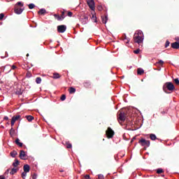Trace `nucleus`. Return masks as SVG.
<instances>
[{
    "label": "nucleus",
    "mask_w": 179,
    "mask_h": 179,
    "mask_svg": "<svg viewBox=\"0 0 179 179\" xmlns=\"http://www.w3.org/2000/svg\"><path fill=\"white\" fill-rule=\"evenodd\" d=\"M97 9H98V10L101 11V10H103V6H98Z\"/></svg>",
    "instance_id": "79ce46f5"
},
{
    "label": "nucleus",
    "mask_w": 179,
    "mask_h": 179,
    "mask_svg": "<svg viewBox=\"0 0 179 179\" xmlns=\"http://www.w3.org/2000/svg\"><path fill=\"white\" fill-rule=\"evenodd\" d=\"M114 131L112 128L108 127V129L106 130V135H114Z\"/></svg>",
    "instance_id": "f8f14e48"
},
{
    "label": "nucleus",
    "mask_w": 179,
    "mask_h": 179,
    "mask_svg": "<svg viewBox=\"0 0 179 179\" xmlns=\"http://www.w3.org/2000/svg\"><path fill=\"white\" fill-rule=\"evenodd\" d=\"M27 172H22V173H21V178H25L27 176Z\"/></svg>",
    "instance_id": "72a5a7b5"
},
{
    "label": "nucleus",
    "mask_w": 179,
    "mask_h": 179,
    "mask_svg": "<svg viewBox=\"0 0 179 179\" xmlns=\"http://www.w3.org/2000/svg\"><path fill=\"white\" fill-rule=\"evenodd\" d=\"M27 57H29V54H27Z\"/></svg>",
    "instance_id": "052dcab7"
},
{
    "label": "nucleus",
    "mask_w": 179,
    "mask_h": 179,
    "mask_svg": "<svg viewBox=\"0 0 179 179\" xmlns=\"http://www.w3.org/2000/svg\"><path fill=\"white\" fill-rule=\"evenodd\" d=\"M6 56H4V57H2V56H1V58H2V59H3V58H6V57H8V52H6Z\"/></svg>",
    "instance_id": "09e8293b"
},
{
    "label": "nucleus",
    "mask_w": 179,
    "mask_h": 179,
    "mask_svg": "<svg viewBox=\"0 0 179 179\" xmlns=\"http://www.w3.org/2000/svg\"><path fill=\"white\" fill-rule=\"evenodd\" d=\"M3 120H6V121H8V120H9V117L8 116H5L3 117Z\"/></svg>",
    "instance_id": "49530a36"
},
{
    "label": "nucleus",
    "mask_w": 179,
    "mask_h": 179,
    "mask_svg": "<svg viewBox=\"0 0 179 179\" xmlns=\"http://www.w3.org/2000/svg\"><path fill=\"white\" fill-rule=\"evenodd\" d=\"M24 10V8H15L14 12L16 15H22Z\"/></svg>",
    "instance_id": "9d476101"
},
{
    "label": "nucleus",
    "mask_w": 179,
    "mask_h": 179,
    "mask_svg": "<svg viewBox=\"0 0 179 179\" xmlns=\"http://www.w3.org/2000/svg\"><path fill=\"white\" fill-rule=\"evenodd\" d=\"M32 179H36V174L34 173V175H32Z\"/></svg>",
    "instance_id": "a18cd8bd"
},
{
    "label": "nucleus",
    "mask_w": 179,
    "mask_h": 179,
    "mask_svg": "<svg viewBox=\"0 0 179 179\" xmlns=\"http://www.w3.org/2000/svg\"><path fill=\"white\" fill-rule=\"evenodd\" d=\"M8 171H10V169H7V173H8Z\"/></svg>",
    "instance_id": "4d7b16f0"
},
{
    "label": "nucleus",
    "mask_w": 179,
    "mask_h": 179,
    "mask_svg": "<svg viewBox=\"0 0 179 179\" xmlns=\"http://www.w3.org/2000/svg\"><path fill=\"white\" fill-rule=\"evenodd\" d=\"M169 45H170V41H166V42L165 43V48H167V47H169Z\"/></svg>",
    "instance_id": "e433bc0d"
},
{
    "label": "nucleus",
    "mask_w": 179,
    "mask_h": 179,
    "mask_svg": "<svg viewBox=\"0 0 179 179\" xmlns=\"http://www.w3.org/2000/svg\"><path fill=\"white\" fill-rule=\"evenodd\" d=\"M141 82H143V79L141 80Z\"/></svg>",
    "instance_id": "680f3d73"
},
{
    "label": "nucleus",
    "mask_w": 179,
    "mask_h": 179,
    "mask_svg": "<svg viewBox=\"0 0 179 179\" xmlns=\"http://www.w3.org/2000/svg\"><path fill=\"white\" fill-rule=\"evenodd\" d=\"M36 82L37 85H40V83H41V78L37 77Z\"/></svg>",
    "instance_id": "bb28decb"
},
{
    "label": "nucleus",
    "mask_w": 179,
    "mask_h": 179,
    "mask_svg": "<svg viewBox=\"0 0 179 179\" xmlns=\"http://www.w3.org/2000/svg\"><path fill=\"white\" fill-rule=\"evenodd\" d=\"M157 64H159L160 65H163V64H164V62H163V60L160 59L158 61V62H157Z\"/></svg>",
    "instance_id": "58836bf2"
},
{
    "label": "nucleus",
    "mask_w": 179,
    "mask_h": 179,
    "mask_svg": "<svg viewBox=\"0 0 179 179\" xmlns=\"http://www.w3.org/2000/svg\"><path fill=\"white\" fill-rule=\"evenodd\" d=\"M171 47H172L174 50H178L179 48V42H174L171 44Z\"/></svg>",
    "instance_id": "9b49d317"
},
{
    "label": "nucleus",
    "mask_w": 179,
    "mask_h": 179,
    "mask_svg": "<svg viewBox=\"0 0 179 179\" xmlns=\"http://www.w3.org/2000/svg\"><path fill=\"white\" fill-rule=\"evenodd\" d=\"M124 41L126 44H128V43H129V38H128L126 35H124Z\"/></svg>",
    "instance_id": "2f4dec72"
},
{
    "label": "nucleus",
    "mask_w": 179,
    "mask_h": 179,
    "mask_svg": "<svg viewBox=\"0 0 179 179\" xmlns=\"http://www.w3.org/2000/svg\"><path fill=\"white\" fill-rule=\"evenodd\" d=\"M0 179H6V178L3 176H0Z\"/></svg>",
    "instance_id": "8fccbe9b"
},
{
    "label": "nucleus",
    "mask_w": 179,
    "mask_h": 179,
    "mask_svg": "<svg viewBox=\"0 0 179 179\" xmlns=\"http://www.w3.org/2000/svg\"><path fill=\"white\" fill-rule=\"evenodd\" d=\"M99 179H104V176L102 174H99Z\"/></svg>",
    "instance_id": "37998d69"
},
{
    "label": "nucleus",
    "mask_w": 179,
    "mask_h": 179,
    "mask_svg": "<svg viewBox=\"0 0 179 179\" xmlns=\"http://www.w3.org/2000/svg\"><path fill=\"white\" fill-rule=\"evenodd\" d=\"M12 69H16V66L13 65V66H12Z\"/></svg>",
    "instance_id": "3c124183"
},
{
    "label": "nucleus",
    "mask_w": 179,
    "mask_h": 179,
    "mask_svg": "<svg viewBox=\"0 0 179 179\" xmlns=\"http://www.w3.org/2000/svg\"><path fill=\"white\" fill-rule=\"evenodd\" d=\"M3 17H5V14L3 13H1L0 14V20H3Z\"/></svg>",
    "instance_id": "f704fd0d"
},
{
    "label": "nucleus",
    "mask_w": 179,
    "mask_h": 179,
    "mask_svg": "<svg viewBox=\"0 0 179 179\" xmlns=\"http://www.w3.org/2000/svg\"><path fill=\"white\" fill-rule=\"evenodd\" d=\"M145 73V71L143 69L139 68L137 69L138 75H142V73Z\"/></svg>",
    "instance_id": "4be33fe9"
},
{
    "label": "nucleus",
    "mask_w": 179,
    "mask_h": 179,
    "mask_svg": "<svg viewBox=\"0 0 179 179\" xmlns=\"http://www.w3.org/2000/svg\"><path fill=\"white\" fill-rule=\"evenodd\" d=\"M149 135H155V134H150Z\"/></svg>",
    "instance_id": "bf43d9fd"
},
{
    "label": "nucleus",
    "mask_w": 179,
    "mask_h": 179,
    "mask_svg": "<svg viewBox=\"0 0 179 179\" xmlns=\"http://www.w3.org/2000/svg\"><path fill=\"white\" fill-rule=\"evenodd\" d=\"M134 43H137V44H141V43H143V32L141 30L136 31L134 34Z\"/></svg>",
    "instance_id": "f257e3e1"
},
{
    "label": "nucleus",
    "mask_w": 179,
    "mask_h": 179,
    "mask_svg": "<svg viewBox=\"0 0 179 179\" xmlns=\"http://www.w3.org/2000/svg\"><path fill=\"white\" fill-rule=\"evenodd\" d=\"M15 144L19 147H22V143H20V140L18 138L15 139Z\"/></svg>",
    "instance_id": "393cba45"
},
{
    "label": "nucleus",
    "mask_w": 179,
    "mask_h": 179,
    "mask_svg": "<svg viewBox=\"0 0 179 179\" xmlns=\"http://www.w3.org/2000/svg\"><path fill=\"white\" fill-rule=\"evenodd\" d=\"M174 82L176 85H179V79L178 78H175Z\"/></svg>",
    "instance_id": "ea45409f"
},
{
    "label": "nucleus",
    "mask_w": 179,
    "mask_h": 179,
    "mask_svg": "<svg viewBox=\"0 0 179 179\" xmlns=\"http://www.w3.org/2000/svg\"><path fill=\"white\" fill-rule=\"evenodd\" d=\"M17 171H18V169L13 168V169H11V171H10V174L11 176H13L14 174H15L17 173Z\"/></svg>",
    "instance_id": "f3484780"
},
{
    "label": "nucleus",
    "mask_w": 179,
    "mask_h": 179,
    "mask_svg": "<svg viewBox=\"0 0 179 179\" xmlns=\"http://www.w3.org/2000/svg\"><path fill=\"white\" fill-rule=\"evenodd\" d=\"M17 155V152L15 150H13L11 152H10V156L13 158H15Z\"/></svg>",
    "instance_id": "5701e85b"
},
{
    "label": "nucleus",
    "mask_w": 179,
    "mask_h": 179,
    "mask_svg": "<svg viewBox=\"0 0 179 179\" xmlns=\"http://www.w3.org/2000/svg\"><path fill=\"white\" fill-rule=\"evenodd\" d=\"M67 15H68V16H69V17H72L73 13H72V12L69 11Z\"/></svg>",
    "instance_id": "c03bdc74"
},
{
    "label": "nucleus",
    "mask_w": 179,
    "mask_h": 179,
    "mask_svg": "<svg viewBox=\"0 0 179 179\" xmlns=\"http://www.w3.org/2000/svg\"><path fill=\"white\" fill-rule=\"evenodd\" d=\"M150 136V140H152V141L158 140V141H162V140H160V138H157L156 137V136Z\"/></svg>",
    "instance_id": "a878e982"
},
{
    "label": "nucleus",
    "mask_w": 179,
    "mask_h": 179,
    "mask_svg": "<svg viewBox=\"0 0 179 179\" xmlns=\"http://www.w3.org/2000/svg\"><path fill=\"white\" fill-rule=\"evenodd\" d=\"M38 15H45L47 13V10L45 8H41L38 12Z\"/></svg>",
    "instance_id": "dca6fc26"
},
{
    "label": "nucleus",
    "mask_w": 179,
    "mask_h": 179,
    "mask_svg": "<svg viewBox=\"0 0 179 179\" xmlns=\"http://www.w3.org/2000/svg\"><path fill=\"white\" fill-rule=\"evenodd\" d=\"M28 6H29V9H34V8L36 7V5H34V3H31L29 4Z\"/></svg>",
    "instance_id": "c85d7f7f"
},
{
    "label": "nucleus",
    "mask_w": 179,
    "mask_h": 179,
    "mask_svg": "<svg viewBox=\"0 0 179 179\" xmlns=\"http://www.w3.org/2000/svg\"><path fill=\"white\" fill-rule=\"evenodd\" d=\"M23 170H24V172L29 173V166L28 164L24 165Z\"/></svg>",
    "instance_id": "4468645a"
},
{
    "label": "nucleus",
    "mask_w": 179,
    "mask_h": 179,
    "mask_svg": "<svg viewBox=\"0 0 179 179\" xmlns=\"http://www.w3.org/2000/svg\"><path fill=\"white\" fill-rule=\"evenodd\" d=\"M17 94H22V93H20V92H18V93H17Z\"/></svg>",
    "instance_id": "13d9d810"
},
{
    "label": "nucleus",
    "mask_w": 179,
    "mask_h": 179,
    "mask_svg": "<svg viewBox=\"0 0 179 179\" xmlns=\"http://www.w3.org/2000/svg\"><path fill=\"white\" fill-rule=\"evenodd\" d=\"M54 17H57V20H62L64 19V17L62 18L59 15H58L57 14H55Z\"/></svg>",
    "instance_id": "7c9ffc66"
},
{
    "label": "nucleus",
    "mask_w": 179,
    "mask_h": 179,
    "mask_svg": "<svg viewBox=\"0 0 179 179\" xmlns=\"http://www.w3.org/2000/svg\"><path fill=\"white\" fill-rule=\"evenodd\" d=\"M17 5H22V1H19L17 3Z\"/></svg>",
    "instance_id": "603ef678"
},
{
    "label": "nucleus",
    "mask_w": 179,
    "mask_h": 179,
    "mask_svg": "<svg viewBox=\"0 0 179 179\" xmlns=\"http://www.w3.org/2000/svg\"><path fill=\"white\" fill-rule=\"evenodd\" d=\"M75 92H76V89H75V87H71L69 90V93L72 94V93H75Z\"/></svg>",
    "instance_id": "cd10ccee"
},
{
    "label": "nucleus",
    "mask_w": 179,
    "mask_h": 179,
    "mask_svg": "<svg viewBox=\"0 0 179 179\" xmlns=\"http://www.w3.org/2000/svg\"><path fill=\"white\" fill-rule=\"evenodd\" d=\"M18 165H20V162H18L17 159H15L14 163H13V166H14V168L18 166Z\"/></svg>",
    "instance_id": "b1692460"
},
{
    "label": "nucleus",
    "mask_w": 179,
    "mask_h": 179,
    "mask_svg": "<svg viewBox=\"0 0 179 179\" xmlns=\"http://www.w3.org/2000/svg\"><path fill=\"white\" fill-rule=\"evenodd\" d=\"M140 52H141L140 49H137V50L134 51V54H139Z\"/></svg>",
    "instance_id": "a19ab883"
},
{
    "label": "nucleus",
    "mask_w": 179,
    "mask_h": 179,
    "mask_svg": "<svg viewBox=\"0 0 179 179\" xmlns=\"http://www.w3.org/2000/svg\"><path fill=\"white\" fill-rule=\"evenodd\" d=\"M59 78H61V76H59V73H53V76H52L53 79H59Z\"/></svg>",
    "instance_id": "aec40b11"
},
{
    "label": "nucleus",
    "mask_w": 179,
    "mask_h": 179,
    "mask_svg": "<svg viewBox=\"0 0 179 179\" xmlns=\"http://www.w3.org/2000/svg\"><path fill=\"white\" fill-rule=\"evenodd\" d=\"M156 173H157V174H162V173H163V169H158L156 171Z\"/></svg>",
    "instance_id": "473e14b6"
},
{
    "label": "nucleus",
    "mask_w": 179,
    "mask_h": 179,
    "mask_svg": "<svg viewBox=\"0 0 179 179\" xmlns=\"http://www.w3.org/2000/svg\"><path fill=\"white\" fill-rule=\"evenodd\" d=\"M21 6H23V4H22Z\"/></svg>",
    "instance_id": "e2e57ef3"
},
{
    "label": "nucleus",
    "mask_w": 179,
    "mask_h": 179,
    "mask_svg": "<svg viewBox=\"0 0 179 179\" xmlns=\"http://www.w3.org/2000/svg\"><path fill=\"white\" fill-rule=\"evenodd\" d=\"M8 72H10V71H8Z\"/></svg>",
    "instance_id": "338daca9"
},
{
    "label": "nucleus",
    "mask_w": 179,
    "mask_h": 179,
    "mask_svg": "<svg viewBox=\"0 0 179 179\" xmlns=\"http://www.w3.org/2000/svg\"><path fill=\"white\" fill-rule=\"evenodd\" d=\"M125 120H128V115H125V113L124 112H120L118 117L119 122L120 121L124 122Z\"/></svg>",
    "instance_id": "20e7f679"
},
{
    "label": "nucleus",
    "mask_w": 179,
    "mask_h": 179,
    "mask_svg": "<svg viewBox=\"0 0 179 179\" xmlns=\"http://www.w3.org/2000/svg\"><path fill=\"white\" fill-rule=\"evenodd\" d=\"M26 118L27 121H29V122H31V120H34V117H33L32 115H27Z\"/></svg>",
    "instance_id": "412c9836"
},
{
    "label": "nucleus",
    "mask_w": 179,
    "mask_h": 179,
    "mask_svg": "<svg viewBox=\"0 0 179 179\" xmlns=\"http://www.w3.org/2000/svg\"><path fill=\"white\" fill-rule=\"evenodd\" d=\"M20 159L21 160L27 159V155H25V152L24 150L20 151Z\"/></svg>",
    "instance_id": "1a4fd4ad"
},
{
    "label": "nucleus",
    "mask_w": 179,
    "mask_h": 179,
    "mask_svg": "<svg viewBox=\"0 0 179 179\" xmlns=\"http://www.w3.org/2000/svg\"><path fill=\"white\" fill-rule=\"evenodd\" d=\"M83 179H90V175H85L84 177H83Z\"/></svg>",
    "instance_id": "4c0bfd02"
},
{
    "label": "nucleus",
    "mask_w": 179,
    "mask_h": 179,
    "mask_svg": "<svg viewBox=\"0 0 179 179\" xmlns=\"http://www.w3.org/2000/svg\"><path fill=\"white\" fill-rule=\"evenodd\" d=\"M107 138L112 139L114 136H106Z\"/></svg>",
    "instance_id": "de8ad7c7"
},
{
    "label": "nucleus",
    "mask_w": 179,
    "mask_h": 179,
    "mask_svg": "<svg viewBox=\"0 0 179 179\" xmlns=\"http://www.w3.org/2000/svg\"><path fill=\"white\" fill-rule=\"evenodd\" d=\"M176 89V87H174V84L171 82H167L163 86V90L166 93V90H169V92H173Z\"/></svg>",
    "instance_id": "f03ea898"
},
{
    "label": "nucleus",
    "mask_w": 179,
    "mask_h": 179,
    "mask_svg": "<svg viewBox=\"0 0 179 179\" xmlns=\"http://www.w3.org/2000/svg\"><path fill=\"white\" fill-rule=\"evenodd\" d=\"M93 22H94V23L97 22V17H96V15H92V17Z\"/></svg>",
    "instance_id": "c756f323"
},
{
    "label": "nucleus",
    "mask_w": 179,
    "mask_h": 179,
    "mask_svg": "<svg viewBox=\"0 0 179 179\" xmlns=\"http://www.w3.org/2000/svg\"><path fill=\"white\" fill-rule=\"evenodd\" d=\"M66 99V96L65 94H63L61 97L62 101H64Z\"/></svg>",
    "instance_id": "c9c22d12"
},
{
    "label": "nucleus",
    "mask_w": 179,
    "mask_h": 179,
    "mask_svg": "<svg viewBox=\"0 0 179 179\" xmlns=\"http://www.w3.org/2000/svg\"><path fill=\"white\" fill-rule=\"evenodd\" d=\"M21 117L22 116H20V115L13 116L11 119V127H13V125H15V122H16L17 120H20Z\"/></svg>",
    "instance_id": "6e6552de"
},
{
    "label": "nucleus",
    "mask_w": 179,
    "mask_h": 179,
    "mask_svg": "<svg viewBox=\"0 0 179 179\" xmlns=\"http://www.w3.org/2000/svg\"><path fill=\"white\" fill-rule=\"evenodd\" d=\"M87 3L91 10H94V8L96 6V4L94 3V0H88L87 1Z\"/></svg>",
    "instance_id": "39448f33"
},
{
    "label": "nucleus",
    "mask_w": 179,
    "mask_h": 179,
    "mask_svg": "<svg viewBox=\"0 0 179 179\" xmlns=\"http://www.w3.org/2000/svg\"><path fill=\"white\" fill-rule=\"evenodd\" d=\"M175 40H176V41H179V37H178V36L176 37V38H175Z\"/></svg>",
    "instance_id": "864d4df0"
},
{
    "label": "nucleus",
    "mask_w": 179,
    "mask_h": 179,
    "mask_svg": "<svg viewBox=\"0 0 179 179\" xmlns=\"http://www.w3.org/2000/svg\"><path fill=\"white\" fill-rule=\"evenodd\" d=\"M131 118V121H134V119L132 117Z\"/></svg>",
    "instance_id": "6e6d98bb"
},
{
    "label": "nucleus",
    "mask_w": 179,
    "mask_h": 179,
    "mask_svg": "<svg viewBox=\"0 0 179 179\" xmlns=\"http://www.w3.org/2000/svg\"><path fill=\"white\" fill-rule=\"evenodd\" d=\"M64 145L66 146V149L72 148V144H70V143H69V141L64 142Z\"/></svg>",
    "instance_id": "2eb2a0df"
},
{
    "label": "nucleus",
    "mask_w": 179,
    "mask_h": 179,
    "mask_svg": "<svg viewBox=\"0 0 179 179\" xmlns=\"http://www.w3.org/2000/svg\"><path fill=\"white\" fill-rule=\"evenodd\" d=\"M60 172H63V171H60Z\"/></svg>",
    "instance_id": "0e129e2a"
},
{
    "label": "nucleus",
    "mask_w": 179,
    "mask_h": 179,
    "mask_svg": "<svg viewBox=\"0 0 179 179\" xmlns=\"http://www.w3.org/2000/svg\"><path fill=\"white\" fill-rule=\"evenodd\" d=\"M8 72H10V71H8Z\"/></svg>",
    "instance_id": "774afa93"
},
{
    "label": "nucleus",
    "mask_w": 179,
    "mask_h": 179,
    "mask_svg": "<svg viewBox=\"0 0 179 179\" xmlns=\"http://www.w3.org/2000/svg\"><path fill=\"white\" fill-rule=\"evenodd\" d=\"M101 20H102V23L106 24L107 23V22L108 21V15H106L105 17L101 16Z\"/></svg>",
    "instance_id": "ddd939ff"
},
{
    "label": "nucleus",
    "mask_w": 179,
    "mask_h": 179,
    "mask_svg": "<svg viewBox=\"0 0 179 179\" xmlns=\"http://www.w3.org/2000/svg\"><path fill=\"white\" fill-rule=\"evenodd\" d=\"M138 143H139L141 146L145 147V150H146V148H149L150 146V141L145 140V138H141V140L138 141Z\"/></svg>",
    "instance_id": "7ed1b4c3"
},
{
    "label": "nucleus",
    "mask_w": 179,
    "mask_h": 179,
    "mask_svg": "<svg viewBox=\"0 0 179 179\" xmlns=\"http://www.w3.org/2000/svg\"><path fill=\"white\" fill-rule=\"evenodd\" d=\"M10 135H17V130H15L12 128L10 130Z\"/></svg>",
    "instance_id": "a211bd4d"
},
{
    "label": "nucleus",
    "mask_w": 179,
    "mask_h": 179,
    "mask_svg": "<svg viewBox=\"0 0 179 179\" xmlns=\"http://www.w3.org/2000/svg\"><path fill=\"white\" fill-rule=\"evenodd\" d=\"M8 72H10V71H8Z\"/></svg>",
    "instance_id": "69168bd1"
},
{
    "label": "nucleus",
    "mask_w": 179,
    "mask_h": 179,
    "mask_svg": "<svg viewBox=\"0 0 179 179\" xmlns=\"http://www.w3.org/2000/svg\"><path fill=\"white\" fill-rule=\"evenodd\" d=\"M161 113H162V115H164V114H166V111H164H164H162Z\"/></svg>",
    "instance_id": "5fc2aeb1"
},
{
    "label": "nucleus",
    "mask_w": 179,
    "mask_h": 179,
    "mask_svg": "<svg viewBox=\"0 0 179 179\" xmlns=\"http://www.w3.org/2000/svg\"><path fill=\"white\" fill-rule=\"evenodd\" d=\"M84 86L87 88L90 87V86H92V83H90V81H85L84 83Z\"/></svg>",
    "instance_id": "6ab92c4d"
},
{
    "label": "nucleus",
    "mask_w": 179,
    "mask_h": 179,
    "mask_svg": "<svg viewBox=\"0 0 179 179\" xmlns=\"http://www.w3.org/2000/svg\"><path fill=\"white\" fill-rule=\"evenodd\" d=\"M79 20L81 22L82 24H87V23H89V17L84 15L83 17H80Z\"/></svg>",
    "instance_id": "423d86ee"
},
{
    "label": "nucleus",
    "mask_w": 179,
    "mask_h": 179,
    "mask_svg": "<svg viewBox=\"0 0 179 179\" xmlns=\"http://www.w3.org/2000/svg\"><path fill=\"white\" fill-rule=\"evenodd\" d=\"M57 31L58 33H65L66 31V25H59L57 26Z\"/></svg>",
    "instance_id": "0eeeda50"
}]
</instances>
